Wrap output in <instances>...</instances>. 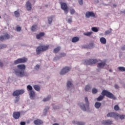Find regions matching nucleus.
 Here are the masks:
<instances>
[{
    "label": "nucleus",
    "mask_w": 125,
    "mask_h": 125,
    "mask_svg": "<svg viewBox=\"0 0 125 125\" xmlns=\"http://www.w3.org/2000/svg\"><path fill=\"white\" fill-rule=\"evenodd\" d=\"M18 69L15 70V74L17 77H23L26 76V73L24 71L26 69L25 64H19L17 65Z\"/></svg>",
    "instance_id": "nucleus-1"
},
{
    "label": "nucleus",
    "mask_w": 125,
    "mask_h": 125,
    "mask_svg": "<svg viewBox=\"0 0 125 125\" xmlns=\"http://www.w3.org/2000/svg\"><path fill=\"white\" fill-rule=\"evenodd\" d=\"M101 94L102 95H100L99 97L97 98V101H101V100L104 98V96H106V97H108L110 99H116V97L114 96V94L108 91L107 90H103Z\"/></svg>",
    "instance_id": "nucleus-2"
},
{
    "label": "nucleus",
    "mask_w": 125,
    "mask_h": 125,
    "mask_svg": "<svg viewBox=\"0 0 125 125\" xmlns=\"http://www.w3.org/2000/svg\"><path fill=\"white\" fill-rule=\"evenodd\" d=\"M24 92L25 91L23 89H17L13 92L12 95L15 97L14 100V103L15 104L18 103L20 100V96H19L22 95Z\"/></svg>",
    "instance_id": "nucleus-3"
},
{
    "label": "nucleus",
    "mask_w": 125,
    "mask_h": 125,
    "mask_svg": "<svg viewBox=\"0 0 125 125\" xmlns=\"http://www.w3.org/2000/svg\"><path fill=\"white\" fill-rule=\"evenodd\" d=\"M49 48V45H41L37 47L36 49L37 54H41V52H43V51H46L47 49Z\"/></svg>",
    "instance_id": "nucleus-4"
},
{
    "label": "nucleus",
    "mask_w": 125,
    "mask_h": 125,
    "mask_svg": "<svg viewBox=\"0 0 125 125\" xmlns=\"http://www.w3.org/2000/svg\"><path fill=\"white\" fill-rule=\"evenodd\" d=\"M84 100L86 104V106L84 104H81L80 105L81 109L84 111V112L86 111V109H88V107H89V103L88 102V99L87 98V97H85Z\"/></svg>",
    "instance_id": "nucleus-5"
},
{
    "label": "nucleus",
    "mask_w": 125,
    "mask_h": 125,
    "mask_svg": "<svg viewBox=\"0 0 125 125\" xmlns=\"http://www.w3.org/2000/svg\"><path fill=\"white\" fill-rule=\"evenodd\" d=\"M62 9L64 10V12L66 14H68V6L65 2H60Z\"/></svg>",
    "instance_id": "nucleus-6"
},
{
    "label": "nucleus",
    "mask_w": 125,
    "mask_h": 125,
    "mask_svg": "<svg viewBox=\"0 0 125 125\" xmlns=\"http://www.w3.org/2000/svg\"><path fill=\"white\" fill-rule=\"evenodd\" d=\"M27 90L28 91H29V95L31 98L35 97V92L33 90V87H32L31 85L27 86Z\"/></svg>",
    "instance_id": "nucleus-7"
},
{
    "label": "nucleus",
    "mask_w": 125,
    "mask_h": 125,
    "mask_svg": "<svg viewBox=\"0 0 125 125\" xmlns=\"http://www.w3.org/2000/svg\"><path fill=\"white\" fill-rule=\"evenodd\" d=\"M98 62V61L97 60L95 59H90V60H86L84 62L85 65H92L93 64H95L96 63H97Z\"/></svg>",
    "instance_id": "nucleus-8"
},
{
    "label": "nucleus",
    "mask_w": 125,
    "mask_h": 125,
    "mask_svg": "<svg viewBox=\"0 0 125 125\" xmlns=\"http://www.w3.org/2000/svg\"><path fill=\"white\" fill-rule=\"evenodd\" d=\"M28 59L26 58H22L17 59L15 60L14 62V64L16 65L17 64H20L21 63H25V62H27Z\"/></svg>",
    "instance_id": "nucleus-9"
},
{
    "label": "nucleus",
    "mask_w": 125,
    "mask_h": 125,
    "mask_svg": "<svg viewBox=\"0 0 125 125\" xmlns=\"http://www.w3.org/2000/svg\"><path fill=\"white\" fill-rule=\"evenodd\" d=\"M85 17L86 18H90V17H93V18H96V16H95V14L92 11H88L85 13Z\"/></svg>",
    "instance_id": "nucleus-10"
},
{
    "label": "nucleus",
    "mask_w": 125,
    "mask_h": 125,
    "mask_svg": "<svg viewBox=\"0 0 125 125\" xmlns=\"http://www.w3.org/2000/svg\"><path fill=\"white\" fill-rule=\"evenodd\" d=\"M9 39H10V35L7 33H4L3 36L1 35L0 36V41H1V42H3L4 40H8Z\"/></svg>",
    "instance_id": "nucleus-11"
},
{
    "label": "nucleus",
    "mask_w": 125,
    "mask_h": 125,
    "mask_svg": "<svg viewBox=\"0 0 125 125\" xmlns=\"http://www.w3.org/2000/svg\"><path fill=\"white\" fill-rule=\"evenodd\" d=\"M71 70V68L69 67H65L63 68L60 72V75H65L66 73H68Z\"/></svg>",
    "instance_id": "nucleus-12"
},
{
    "label": "nucleus",
    "mask_w": 125,
    "mask_h": 125,
    "mask_svg": "<svg viewBox=\"0 0 125 125\" xmlns=\"http://www.w3.org/2000/svg\"><path fill=\"white\" fill-rule=\"evenodd\" d=\"M20 112L16 111L14 112L13 113V117L14 118V119H15V120H18V119L20 118Z\"/></svg>",
    "instance_id": "nucleus-13"
},
{
    "label": "nucleus",
    "mask_w": 125,
    "mask_h": 125,
    "mask_svg": "<svg viewBox=\"0 0 125 125\" xmlns=\"http://www.w3.org/2000/svg\"><path fill=\"white\" fill-rule=\"evenodd\" d=\"M107 117H110L111 118H117L119 117V114L115 112H110L107 114Z\"/></svg>",
    "instance_id": "nucleus-14"
},
{
    "label": "nucleus",
    "mask_w": 125,
    "mask_h": 125,
    "mask_svg": "<svg viewBox=\"0 0 125 125\" xmlns=\"http://www.w3.org/2000/svg\"><path fill=\"white\" fill-rule=\"evenodd\" d=\"M26 8L28 11H31L32 10V3L30 2L29 1H28L26 3Z\"/></svg>",
    "instance_id": "nucleus-15"
},
{
    "label": "nucleus",
    "mask_w": 125,
    "mask_h": 125,
    "mask_svg": "<svg viewBox=\"0 0 125 125\" xmlns=\"http://www.w3.org/2000/svg\"><path fill=\"white\" fill-rule=\"evenodd\" d=\"M102 125H112V124H113V121H111V120H105V121H103L102 122Z\"/></svg>",
    "instance_id": "nucleus-16"
},
{
    "label": "nucleus",
    "mask_w": 125,
    "mask_h": 125,
    "mask_svg": "<svg viewBox=\"0 0 125 125\" xmlns=\"http://www.w3.org/2000/svg\"><path fill=\"white\" fill-rule=\"evenodd\" d=\"M42 121L40 119H37L34 121V124L36 125H42Z\"/></svg>",
    "instance_id": "nucleus-17"
},
{
    "label": "nucleus",
    "mask_w": 125,
    "mask_h": 125,
    "mask_svg": "<svg viewBox=\"0 0 125 125\" xmlns=\"http://www.w3.org/2000/svg\"><path fill=\"white\" fill-rule=\"evenodd\" d=\"M106 65V62H102L98 63V68H101V69H103L104 66Z\"/></svg>",
    "instance_id": "nucleus-18"
},
{
    "label": "nucleus",
    "mask_w": 125,
    "mask_h": 125,
    "mask_svg": "<svg viewBox=\"0 0 125 125\" xmlns=\"http://www.w3.org/2000/svg\"><path fill=\"white\" fill-rule=\"evenodd\" d=\"M100 41L101 43H103V44H105L106 42H107L106 39L104 37L101 38Z\"/></svg>",
    "instance_id": "nucleus-19"
},
{
    "label": "nucleus",
    "mask_w": 125,
    "mask_h": 125,
    "mask_svg": "<svg viewBox=\"0 0 125 125\" xmlns=\"http://www.w3.org/2000/svg\"><path fill=\"white\" fill-rule=\"evenodd\" d=\"M43 36H44V32H40L39 34L36 35V38L39 40L40 38H42V37H43Z\"/></svg>",
    "instance_id": "nucleus-20"
},
{
    "label": "nucleus",
    "mask_w": 125,
    "mask_h": 125,
    "mask_svg": "<svg viewBox=\"0 0 125 125\" xmlns=\"http://www.w3.org/2000/svg\"><path fill=\"white\" fill-rule=\"evenodd\" d=\"M72 42H79V41H80V38H79V37H73L72 39Z\"/></svg>",
    "instance_id": "nucleus-21"
},
{
    "label": "nucleus",
    "mask_w": 125,
    "mask_h": 125,
    "mask_svg": "<svg viewBox=\"0 0 125 125\" xmlns=\"http://www.w3.org/2000/svg\"><path fill=\"white\" fill-rule=\"evenodd\" d=\"M33 87H34V89L35 90H36L37 91H40V90H41V87H40V86H39L38 85H34L33 86Z\"/></svg>",
    "instance_id": "nucleus-22"
},
{
    "label": "nucleus",
    "mask_w": 125,
    "mask_h": 125,
    "mask_svg": "<svg viewBox=\"0 0 125 125\" xmlns=\"http://www.w3.org/2000/svg\"><path fill=\"white\" fill-rule=\"evenodd\" d=\"M61 48L60 47V46H58L55 48L53 51L54 53H57L59 51H60Z\"/></svg>",
    "instance_id": "nucleus-23"
},
{
    "label": "nucleus",
    "mask_w": 125,
    "mask_h": 125,
    "mask_svg": "<svg viewBox=\"0 0 125 125\" xmlns=\"http://www.w3.org/2000/svg\"><path fill=\"white\" fill-rule=\"evenodd\" d=\"M101 106V103H99V102H96L95 104V107L97 108V109H99V108H100V107Z\"/></svg>",
    "instance_id": "nucleus-24"
},
{
    "label": "nucleus",
    "mask_w": 125,
    "mask_h": 125,
    "mask_svg": "<svg viewBox=\"0 0 125 125\" xmlns=\"http://www.w3.org/2000/svg\"><path fill=\"white\" fill-rule=\"evenodd\" d=\"M93 34L92 31H90L89 32H86L83 34L84 36H86L87 37H90V36L92 35Z\"/></svg>",
    "instance_id": "nucleus-25"
},
{
    "label": "nucleus",
    "mask_w": 125,
    "mask_h": 125,
    "mask_svg": "<svg viewBox=\"0 0 125 125\" xmlns=\"http://www.w3.org/2000/svg\"><path fill=\"white\" fill-rule=\"evenodd\" d=\"M67 86L68 88H69L70 87H72L73 83H72V82H70V81H68L67 83Z\"/></svg>",
    "instance_id": "nucleus-26"
},
{
    "label": "nucleus",
    "mask_w": 125,
    "mask_h": 125,
    "mask_svg": "<svg viewBox=\"0 0 125 125\" xmlns=\"http://www.w3.org/2000/svg\"><path fill=\"white\" fill-rule=\"evenodd\" d=\"M37 28H38V25H34L31 27V31H35L37 30Z\"/></svg>",
    "instance_id": "nucleus-27"
},
{
    "label": "nucleus",
    "mask_w": 125,
    "mask_h": 125,
    "mask_svg": "<svg viewBox=\"0 0 125 125\" xmlns=\"http://www.w3.org/2000/svg\"><path fill=\"white\" fill-rule=\"evenodd\" d=\"M53 18V16H51V17L48 18V24H51V23H52Z\"/></svg>",
    "instance_id": "nucleus-28"
},
{
    "label": "nucleus",
    "mask_w": 125,
    "mask_h": 125,
    "mask_svg": "<svg viewBox=\"0 0 125 125\" xmlns=\"http://www.w3.org/2000/svg\"><path fill=\"white\" fill-rule=\"evenodd\" d=\"M15 16L17 17V18H18V17H20V13H19L18 11H16L14 12Z\"/></svg>",
    "instance_id": "nucleus-29"
},
{
    "label": "nucleus",
    "mask_w": 125,
    "mask_h": 125,
    "mask_svg": "<svg viewBox=\"0 0 125 125\" xmlns=\"http://www.w3.org/2000/svg\"><path fill=\"white\" fill-rule=\"evenodd\" d=\"M118 69L121 72H125V67H123V66H119V67H118Z\"/></svg>",
    "instance_id": "nucleus-30"
},
{
    "label": "nucleus",
    "mask_w": 125,
    "mask_h": 125,
    "mask_svg": "<svg viewBox=\"0 0 125 125\" xmlns=\"http://www.w3.org/2000/svg\"><path fill=\"white\" fill-rule=\"evenodd\" d=\"M112 33V29L110 28L109 30H107L105 32V35H109V34H111Z\"/></svg>",
    "instance_id": "nucleus-31"
},
{
    "label": "nucleus",
    "mask_w": 125,
    "mask_h": 125,
    "mask_svg": "<svg viewBox=\"0 0 125 125\" xmlns=\"http://www.w3.org/2000/svg\"><path fill=\"white\" fill-rule=\"evenodd\" d=\"M90 88H91V87L89 85H87L85 87V91H88V90H89V89H90Z\"/></svg>",
    "instance_id": "nucleus-32"
},
{
    "label": "nucleus",
    "mask_w": 125,
    "mask_h": 125,
    "mask_svg": "<svg viewBox=\"0 0 125 125\" xmlns=\"http://www.w3.org/2000/svg\"><path fill=\"white\" fill-rule=\"evenodd\" d=\"M91 30L93 32H95V33L98 32V29L95 27H92Z\"/></svg>",
    "instance_id": "nucleus-33"
},
{
    "label": "nucleus",
    "mask_w": 125,
    "mask_h": 125,
    "mask_svg": "<svg viewBox=\"0 0 125 125\" xmlns=\"http://www.w3.org/2000/svg\"><path fill=\"white\" fill-rule=\"evenodd\" d=\"M50 96H48L47 98H44L43 99V101L44 102H45L46 101H48V100H49V99H50Z\"/></svg>",
    "instance_id": "nucleus-34"
},
{
    "label": "nucleus",
    "mask_w": 125,
    "mask_h": 125,
    "mask_svg": "<svg viewBox=\"0 0 125 125\" xmlns=\"http://www.w3.org/2000/svg\"><path fill=\"white\" fill-rule=\"evenodd\" d=\"M97 89L95 88H93L92 90V92L93 93V94H95L96 93H97Z\"/></svg>",
    "instance_id": "nucleus-35"
},
{
    "label": "nucleus",
    "mask_w": 125,
    "mask_h": 125,
    "mask_svg": "<svg viewBox=\"0 0 125 125\" xmlns=\"http://www.w3.org/2000/svg\"><path fill=\"white\" fill-rule=\"evenodd\" d=\"M114 109L115 111H119V110H120V107H119V105H115L114 107Z\"/></svg>",
    "instance_id": "nucleus-36"
},
{
    "label": "nucleus",
    "mask_w": 125,
    "mask_h": 125,
    "mask_svg": "<svg viewBox=\"0 0 125 125\" xmlns=\"http://www.w3.org/2000/svg\"><path fill=\"white\" fill-rule=\"evenodd\" d=\"M118 117L120 118L121 120H124V119H125V115H120L119 114V116H117V118Z\"/></svg>",
    "instance_id": "nucleus-37"
},
{
    "label": "nucleus",
    "mask_w": 125,
    "mask_h": 125,
    "mask_svg": "<svg viewBox=\"0 0 125 125\" xmlns=\"http://www.w3.org/2000/svg\"><path fill=\"white\" fill-rule=\"evenodd\" d=\"M6 47V45L0 44V49H2V48H5Z\"/></svg>",
    "instance_id": "nucleus-38"
},
{
    "label": "nucleus",
    "mask_w": 125,
    "mask_h": 125,
    "mask_svg": "<svg viewBox=\"0 0 125 125\" xmlns=\"http://www.w3.org/2000/svg\"><path fill=\"white\" fill-rule=\"evenodd\" d=\"M76 125H84V123L81 122H77L76 123Z\"/></svg>",
    "instance_id": "nucleus-39"
},
{
    "label": "nucleus",
    "mask_w": 125,
    "mask_h": 125,
    "mask_svg": "<svg viewBox=\"0 0 125 125\" xmlns=\"http://www.w3.org/2000/svg\"><path fill=\"white\" fill-rule=\"evenodd\" d=\"M16 31H17V32H20V31H21V27L17 26L16 27Z\"/></svg>",
    "instance_id": "nucleus-40"
},
{
    "label": "nucleus",
    "mask_w": 125,
    "mask_h": 125,
    "mask_svg": "<svg viewBox=\"0 0 125 125\" xmlns=\"http://www.w3.org/2000/svg\"><path fill=\"white\" fill-rule=\"evenodd\" d=\"M70 14L71 15L75 14V9H70Z\"/></svg>",
    "instance_id": "nucleus-41"
},
{
    "label": "nucleus",
    "mask_w": 125,
    "mask_h": 125,
    "mask_svg": "<svg viewBox=\"0 0 125 125\" xmlns=\"http://www.w3.org/2000/svg\"><path fill=\"white\" fill-rule=\"evenodd\" d=\"M83 0H78V2L80 5H83Z\"/></svg>",
    "instance_id": "nucleus-42"
},
{
    "label": "nucleus",
    "mask_w": 125,
    "mask_h": 125,
    "mask_svg": "<svg viewBox=\"0 0 125 125\" xmlns=\"http://www.w3.org/2000/svg\"><path fill=\"white\" fill-rule=\"evenodd\" d=\"M64 56H66V54L64 53H62L60 54V57H64Z\"/></svg>",
    "instance_id": "nucleus-43"
},
{
    "label": "nucleus",
    "mask_w": 125,
    "mask_h": 125,
    "mask_svg": "<svg viewBox=\"0 0 125 125\" xmlns=\"http://www.w3.org/2000/svg\"><path fill=\"white\" fill-rule=\"evenodd\" d=\"M35 69L36 70H39V69H40V65L39 64L36 65Z\"/></svg>",
    "instance_id": "nucleus-44"
},
{
    "label": "nucleus",
    "mask_w": 125,
    "mask_h": 125,
    "mask_svg": "<svg viewBox=\"0 0 125 125\" xmlns=\"http://www.w3.org/2000/svg\"><path fill=\"white\" fill-rule=\"evenodd\" d=\"M68 23H72V18L69 19L67 21Z\"/></svg>",
    "instance_id": "nucleus-45"
},
{
    "label": "nucleus",
    "mask_w": 125,
    "mask_h": 125,
    "mask_svg": "<svg viewBox=\"0 0 125 125\" xmlns=\"http://www.w3.org/2000/svg\"><path fill=\"white\" fill-rule=\"evenodd\" d=\"M21 125H26V123L25 122H21L20 123Z\"/></svg>",
    "instance_id": "nucleus-46"
},
{
    "label": "nucleus",
    "mask_w": 125,
    "mask_h": 125,
    "mask_svg": "<svg viewBox=\"0 0 125 125\" xmlns=\"http://www.w3.org/2000/svg\"><path fill=\"white\" fill-rule=\"evenodd\" d=\"M114 87H115V88H116L117 89H118V88H120V87L117 84H115L114 85Z\"/></svg>",
    "instance_id": "nucleus-47"
},
{
    "label": "nucleus",
    "mask_w": 125,
    "mask_h": 125,
    "mask_svg": "<svg viewBox=\"0 0 125 125\" xmlns=\"http://www.w3.org/2000/svg\"><path fill=\"white\" fill-rule=\"evenodd\" d=\"M58 59H59V57H56L54 58V61H55L56 60H58Z\"/></svg>",
    "instance_id": "nucleus-48"
},
{
    "label": "nucleus",
    "mask_w": 125,
    "mask_h": 125,
    "mask_svg": "<svg viewBox=\"0 0 125 125\" xmlns=\"http://www.w3.org/2000/svg\"><path fill=\"white\" fill-rule=\"evenodd\" d=\"M122 50H125V45L121 47Z\"/></svg>",
    "instance_id": "nucleus-49"
},
{
    "label": "nucleus",
    "mask_w": 125,
    "mask_h": 125,
    "mask_svg": "<svg viewBox=\"0 0 125 125\" xmlns=\"http://www.w3.org/2000/svg\"><path fill=\"white\" fill-rule=\"evenodd\" d=\"M3 64L2 62H0V67H2Z\"/></svg>",
    "instance_id": "nucleus-50"
},
{
    "label": "nucleus",
    "mask_w": 125,
    "mask_h": 125,
    "mask_svg": "<svg viewBox=\"0 0 125 125\" xmlns=\"http://www.w3.org/2000/svg\"><path fill=\"white\" fill-rule=\"evenodd\" d=\"M44 111H45V112H46V113H47V110L46 109H45L44 110Z\"/></svg>",
    "instance_id": "nucleus-51"
},
{
    "label": "nucleus",
    "mask_w": 125,
    "mask_h": 125,
    "mask_svg": "<svg viewBox=\"0 0 125 125\" xmlns=\"http://www.w3.org/2000/svg\"><path fill=\"white\" fill-rule=\"evenodd\" d=\"M53 125H58V124H57V123H55Z\"/></svg>",
    "instance_id": "nucleus-52"
},
{
    "label": "nucleus",
    "mask_w": 125,
    "mask_h": 125,
    "mask_svg": "<svg viewBox=\"0 0 125 125\" xmlns=\"http://www.w3.org/2000/svg\"><path fill=\"white\" fill-rule=\"evenodd\" d=\"M113 6H117V5H116L115 4H114Z\"/></svg>",
    "instance_id": "nucleus-53"
},
{
    "label": "nucleus",
    "mask_w": 125,
    "mask_h": 125,
    "mask_svg": "<svg viewBox=\"0 0 125 125\" xmlns=\"http://www.w3.org/2000/svg\"><path fill=\"white\" fill-rule=\"evenodd\" d=\"M109 72H112V70H111V69H109Z\"/></svg>",
    "instance_id": "nucleus-54"
},
{
    "label": "nucleus",
    "mask_w": 125,
    "mask_h": 125,
    "mask_svg": "<svg viewBox=\"0 0 125 125\" xmlns=\"http://www.w3.org/2000/svg\"><path fill=\"white\" fill-rule=\"evenodd\" d=\"M54 109H58V108L54 107Z\"/></svg>",
    "instance_id": "nucleus-55"
},
{
    "label": "nucleus",
    "mask_w": 125,
    "mask_h": 125,
    "mask_svg": "<svg viewBox=\"0 0 125 125\" xmlns=\"http://www.w3.org/2000/svg\"><path fill=\"white\" fill-rule=\"evenodd\" d=\"M47 109H49V108L47 107Z\"/></svg>",
    "instance_id": "nucleus-56"
},
{
    "label": "nucleus",
    "mask_w": 125,
    "mask_h": 125,
    "mask_svg": "<svg viewBox=\"0 0 125 125\" xmlns=\"http://www.w3.org/2000/svg\"><path fill=\"white\" fill-rule=\"evenodd\" d=\"M1 18V17L0 16V19Z\"/></svg>",
    "instance_id": "nucleus-57"
}]
</instances>
